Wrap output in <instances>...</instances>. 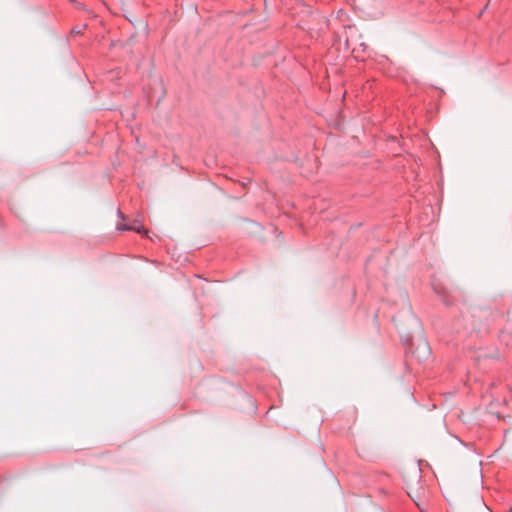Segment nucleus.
Masks as SVG:
<instances>
[{"mask_svg":"<svg viewBox=\"0 0 512 512\" xmlns=\"http://www.w3.org/2000/svg\"><path fill=\"white\" fill-rule=\"evenodd\" d=\"M117 215H118V217H120L121 219L125 220V216H124V214H123L120 210H118V211H117Z\"/></svg>","mask_w":512,"mask_h":512,"instance_id":"obj_4","label":"nucleus"},{"mask_svg":"<svg viewBox=\"0 0 512 512\" xmlns=\"http://www.w3.org/2000/svg\"><path fill=\"white\" fill-rule=\"evenodd\" d=\"M72 32L74 33H80V29H73Z\"/></svg>","mask_w":512,"mask_h":512,"instance_id":"obj_5","label":"nucleus"},{"mask_svg":"<svg viewBox=\"0 0 512 512\" xmlns=\"http://www.w3.org/2000/svg\"><path fill=\"white\" fill-rule=\"evenodd\" d=\"M460 509L462 512H491L483 498L479 495H475L473 498L461 503Z\"/></svg>","mask_w":512,"mask_h":512,"instance_id":"obj_1","label":"nucleus"},{"mask_svg":"<svg viewBox=\"0 0 512 512\" xmlns=\"http://www.w3.org/2000/svg\"><path fill=\"white\" fill-rule=\"evenodd\" d=\"M421 348H422V354L419 355V357L425 358L426 356H428L430 354V350H429V347H428V344L426 341H423V343L421 344Z\"/></svg>","mask_w":512,"mask_h":512,"instance_id":"obj_3","label":"nucleus"},{"mask_svg":"<svg viewBox=\"0 0 512 512\" xmlns=\"http://www.w3.org/2000/svg\"><path fill=\"white\" fill-rule=\"evenodd\" d=\"M444 303H445L446 305H450V303H449L448 301H446V300H444Z\"/></svg>","mask_w":512,"mask_h":512,"instance_id":"obj_6","label":"nucleus"},{"mask_svg":"<svg viewBox=\"0 0 512 512\" xmlns=\"http://www.w3.org/2000/svg\"><path fill=\"white\" fill-rule=\"evenodd\" d=\"M117 230L119 231H134L139 234H144L148 237V231L145 230L140 219H135L133 224H117Z\"/></svg>","mask_w":512,"mask_h":512,"instance_id":"obj_2","label":"nucleus"}]
</instances>
